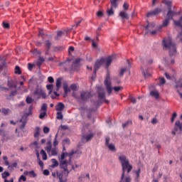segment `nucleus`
<instances>
[{"mask_svg":"<svg viewBox=\"0 0 182 182\" xmlns=\"http://www.w3.org/2000/svg\"><path fill=\"white\" fill-rule=\"evenodd\" d=\"M104 85L107 89V92L110 96L112 95V92L114 90L115 92H120V90H122L123 87H112V79L110 78V72L109 70L107 72L106 77L104 81Z\"/></svg>","mask_w":182,"mask_h":182,"instance_id":"f257e3e1","label":"nucleus"},{"mask_svg":"<svg viewBox=\"0 0 182 182\" xmlns=\"http://www.w3.org/2000/svg\"><path fill=\"white\" fill-rule=\"evenodd\" d=\"M162 45L165 49L169 50V55L171 58H173V56H176V55H177V47L176 46V44L173 43L171 38H169L164 39Z\"/></svg>","mask_w":182,"mask_h":182,"instance_id":"f03ea898","label":"nucleus"},{"mask_svg":"<svg viewBox=\"0 0 182 182\" xmlns=\"http://www.w3.org/2000/svg\"><path fill=\"white\" fill-rule=\"evenodd\" d=\"M65 156H66V154L63 153L61 154L60 159V168H63L64 170V174L65 176H69V173H70V171L68 169V161L65 160ZM65 160V161H64Z\"/></svg>","mask_w":182,"mask_h":182,"instance_id":"7ed1b4c3","label":"nucleus"},{"mask_svg":"<svg viewBox=\"0 0 182 182\" xmlns=\"http://www.w3.org/2000/svg\"><path fill=\"white\" fill-rule=\"evenodd\" d=\"M71 61L72 60H68L64 63H61L60 65L64 66L66 70L70 69L71 70H77V69H79V64H76V63L74 62L71 63Z\"/></svg>","mask_w":182,"mask_h":182,"instance_id":"20e7f679","label":"nucleus"},{"mask_svg":"<svg viewBox=\"0 0 182 182\" xmlns=\"http://www.w3.org/2000/svg\"><path fill=\"white\" fill-rule=\"evenodd\" d=\"M34 96H39L38 99H41L42 97L43 99H46V92L43 91L42 89V87H39V85H37V87L36 88V90L33 92Z\"/></svg>","mask_w":182,"mask_h":182,"instance_id":"39448f33","label":"nucleus"},{"mask_svg":"<svg viewBox=\"0 0 182 182\" xmlns=\"http://www.w3.org/2000/svg\"><path fill=\"white\" fill-rule=\"evenodd\" d=\"M111 2V8L108 10H107V14L108 16H112L114 15V10L113 9H116L117 8V0H110Z\"/></svg>","mask_w":182,"mask_h":182,"instance_id":"423d86ee","label":"nucleus"},{"mask_svg":"<svg viewBox=\"0 0 182 182\" xmlns=\"http://www.w3.org/2000/svg\"><path fill=\"white\" fill-rule=\"evenodd\" d=\"M105 64V58H101L100 60H97L95 65H94V74L95 76H96V73L97 72V70H99V69H100V67Z\"/></svg>","mask_w":182,"mask_h":182,"instance_id":"0eeeda50","label":"nucleus"},{"mask_svg":"<svg viewBox=\"0 0 182 182\" xmlns=\"http://www.w3.org/2000/svg\"><path fill=\"white\" fill-rule=\"evenodd\" d=\"M92 95L90 92L82 91L80 92V99L82 102H87Z\"/></svg>","mask_w":182,"mask_h":182,"instance_id":"6e6552de","label":"nucleus"},{"mask_svg":"<svg viewBox=\"0 0 182 182\" xmlns=\"http://www.w3.org/2000/svg\"><path fill=\"white\" fill-rule=\"evenodd\" d=\"M141 69L142 75L144 76L145 79L151 77V73H150V69H149V67L146 66L145 65H141Z\"/></svg>","mask_w":182,"mask_h":182,"instance_id":"1a4fd4ad","label":"nucleus"},{"mask_svg":"<svg viewBox=\"0 0 182 182\" xmlns=\"http://www.w3.org/2000/svg\"><path fill=\"white\" fill-rule=\"evenodd\" d=\"M159 14H161V9L156 8L153 11H151L146 14L147 18H150L151 16H157Z\"/></svg>","mask_w":182,"mask_h":182,"instance_id":"9d476101","label":"nucleus"},{"mask_svg":"<svg viewBox=\"0 0 182 182\" xmlns=\"http://www.w3.org/2000/svg\"><path fill=\"white\" fill-rule=\"evenodd\" d=\"M113 58H114V56L110 55L107 58H104V63L105 64L106 69H109V66L112 65V62H113Z\"/></svg>","mask_w":182,"mask_h":182,"instance_id":"9b49d317","label":"nucleus"},{"mask_svg":"<svg viewBox=\"0 0 182 182\" xmlns=\"http://www.w3.org/2000/svg\"><path fill=\"white\" fill-rule=\"evenodd\" d=\"M28 116H29V114H26L20 119V122L22 123L20 127L21 130H23V129H25V127L26 126V119Z\"/></svg>","mask_w":182,"mask_h":182,"instance_id":"f8f14e48","label":"nucleus"},{"mask_svg":"<svg viewBox=\"0 0 182 182\" xmlns=\"http://www.w3.org/2000/svg\"><path fill=\"white\" fill-rule=\"evenodd\" d=\"M97 41H99V35L96 36L95 40H92V47L95 49V50H97L98 52L100 51V48L97 46Z\"/></svg>","mask_w":182,"mask_h":182,"instance_id":"ddd939ff","label":"nucleus"},{"mask_svg":"<svg viewBox=\"0 0 182 182\" xmlns=\"http://www.w3.org/2000/svg\"><path fill=\"white\" fill-rule=\"evenodd\" d=\"M92 140V133L90 132V134L87 135H83L81 138V141L82 143H87V141H90Z\"/></svg>","mask_w":182,"mask_h":182,"instance_id":"4468645a","label":"nucleus"},{"mask_svg":"<svg viewBox=\"0 0 182 182\" xmlns=\"http://www.w3.org/2000/svg\"><path fill=\"white\" fill-rule=\"evenodd\" d=\"M174 15H176V12L171 11V9H168V13L166 14V19H169V21L173 20Z\"/></svg>","mask_w":182,"mask_h":182,"instance_id":"2eb2a0df","label":"nucleus"},{"mask_svg":"<svg viewBox=\"0 0 182 182\" xmlns=\"http://www.w3.org/2000/svg\"><path fill=\"white\" fill-rule=\"evenodd\" d=\"M0 112L4 114V116H8V114H11L12 111L9 108H1Z\"/></svg>","mask_w":182,"mask_h":182,"instance_id":"dca6fc26","label":"nucleus"},{"mask_svg":"<svg viewBox=\"0 0 182 182\" xmlns=\"http://www.w3.org/2000/svg\"><path fill=\"white\" fill-rule=\"evenodd\" d=\"M63 109H65V104H63V102H59L56 105L57 112H62V110H63Z\"/></svg>","mask_w":182,"mask_h":182,"instance_id":"f3484780","label":"nucleus"},{"mask_svg":"<svg viewBox=\"0 0 182 182\" xmlns=\"http://www.w3.org/2000/svg\"><path fill=\"white\" fill-rule=\"evenodd\" d=\"M64 34L65 33L62 31H57V35L54 37L55 41H59V39H60Z\"/></svg>","mask_w":182,"mask_h":182,"instance_id":"a211bd4d","label":"nucleus"},{"mask_svg":"<svg viewBox=\"0 0 182 182\" xmlns=\"http://www.w3.org/2000/svg\"><path fill=\"white\" fill-rule=\"evenodd\" d=\"M61 86H62V78L59 77L56 80V92H58Z\"/></svg>","mask_w":182,"mask_h":182,"instance_id":"6ab92c4d","label":"nucleus"},{"mask_svg":"<svg viewBox=\"0 0 182 182\" xmlns=\"http://www.w3.org/2000/svg\"><path fill=\"white\" fill-rule=\"evenodd\" d=\"M45 150H46L48 153H50L52 150V142H50V141L47 142V146L45 147Z\"/></svg>","mask_w":182,"mask_h":182,"instance_id":"aec40b11","label":"nucleus"},{"mask_svg":"<svg viewBox=\"0 0 182 182\" xmlns=\"http://www.w3.org/2000/svg\"><path fill=\"white\" fill-rule=\"evenodd\" d=\"M98 97L100 100H103V99L106 98L105 90H102L101 92H98Z\"/></svg>","mask_w":182,"mask_h":182,"instance_id":"412c9836","label":"nucleus"},{"mask_svg":"<svg viewBox=\"0 0 182 182\" xmlns=\"http://www.w3.org/2000/svg\"><path fill=\"white\" fill-rule=\"evenodd\" d=\"M168 23H170V20L168 18H165L162 21V25L161 26V28H166V26H168Z\"/></svg>","mask_w":182,"mask_h":182,"instance_id":"4be33fe9","label":"nucleus"},{"mask_svg":"<svg viewBox=\"0 0 182 182\" xmlns=\"http://www.w3.org/2000/svg\"><path fill=\"white\" fill-rule=\"evenodd\" d=\"M39 134H41V127H36L35 132H34V137L36 139V137H39Z\"/></svg>","mask_w":182,"mask_h":182,"instance_id":"5701e85b","label":"nucleus"},{"mask_svg":"<svg viewBox=\"0 0 182 182\" xmlns=\"http://www.w3.org/2000/svg\"><path fill=\"white\" fill-rule=\"evenodd\" d=\"M119 16L122 19H128L129 18V15H127V13H126L125 11H121L119 13Z\"/></svg>","mask_w":182,"mask_h":182,"instance_id":"b1692460","label":"nucleus"},{"mask_svg":"<svg viewBox=\"0 0 182 182\" xmlns=\"http://www.w3.org/2000/svg\"><path fill=\"white\" fill-rule=\"evenodd\" d=\"M7 85L10 89H12L14 87V89H16V84L14 83L13 80L8 81Z\"/></svg>","mask_w":182,"mask_h":182,"instance_id":"393cba45","label":"nucleus"},{"mask_svg":"<svg viewBox=\"0 0 182 182\" xmlns=\"http://www.w3.org/2000/svg\"><path fill=\"white\" fill-rule=\"evenodd\" d=\"M162 4H164L168 7V9H171V1L168 0H163Z\"/></svg>","mask_w":182,"mask_h":182,"instance_id":"a878e982","label":"nucleus"},{"mask_svg":"<svg viewBox=\"0 0 182 182\" xmlns=\"http://www.w3.org/2000/svg\"><path fill=\"white\" fill-rule=\"evenodd\" d=\"M51 161H52L51 167L53 168H55V167H58V166H59V162L56 159H51Z\"/></svg>","mask_w":182,"mask_h":182,"instance_id":"bb28decb","label":"nucleus"},{"mask_svg":"<svg viewBox=\"0 0 182 182\" xmlns=\"http://www.w3.org/2000/svg\"><path fill=\"white\" fill-rule=\"evenodd\" d=\"M40 154H41L43 160H48V155L46 154V151H45V150L41 149Z\"/></svg>","mask_w":182,"mask_h":182,"instance_id":"cd10ccee","label":"nucleus"},{"mask_svg":"<svg viewBox=\"0 0 182 182\" xmlns=\"http://www.w3.org/2000/svg\"><path fill=\"white\" fill-rule=\"evenodd\" d=\"M1 64H0V73L1 72H2V70H4V68H6L7 65H6V61L5 60H2Z\"/></svg>","mask_w":182,"mask_h":182,"instance_id":"c85d7f7f","label":"nucleus"},{"mask_svg":"<svg viewBox=\"0 0 182 182\" xmlns=\"http://www.w3.org/2000/svg\"><path fill=\"white\" fill-rule=\"evenodd\" d=\"M46 48H47L48 50H50V47L52 46V42L50 41L47 40L45 41Z\"/></svg>","mask_w":182,"mask_h":182,"instance_id":"c756f323","label":"nucleus"},{"mask_svg":"<svg viewBox=\"0 0 182 182\" xmlns=\"http://www.w3.org/2000/svg\"><path fill=\"white\" fill-rule=\"evenodd\" d=\"M176 83V88L181 87L182 88V77L180 78L178 81L175 82Z\"/></svg>","mask_w":182,"mask_h":182,"instance_id":"7c9ffc66","label":"nucleus"},{"mask_svg":"<svg viewBox=\"0 0 182 182\" xmlns=\"http://www.w3.org/2000/svg\"><path fill=\"white\" fill-rule=\"evenodd\" d=\"M45 62V58L43 57L39 56L38 60L37 61V66H41L42 63Z\"/></svg>","mask_w":182,"mask_h":182,"instance_id":"2f4dec72","label":"nucleus"},{"mask_svg":"<svg viewBox=\"0 0 182 182\" xmlns=\"http://www.w3.org/2000/svg\"><path fill=\"white\" fill-rule=\"evenodd\" d=\"M150 95H151V96H153L154 97H155V99H159V92L151 91L150 92Z\"/></svg>","mask_w":182,"mask_h":182,"instance_id":"473e14b6","label":"nucleus"},{"mask_svg":"<svg viewBox=\"0 0 182 182\" xmlns=\"http://www.w3.org/2000/svg\"><path fill=\"white\" fill-rule=\"evenodd\" d=\"M17 166H18V163L14 162L11 165H9L8 168H9L11 171H14V168H16V167H17Z\"/></svg>","mask_w":182,"mask_h":182,"instance_id":"72a5a7b5","label":"nucleus"},{"mask_svg":"<svg viewBox=\"0 0 182 182\" xmlns=\"http://www.w3.org/2000/svg\"><path fill=\"white\" fill-rule=\"evenodd\" d=\"M133 122L131 120L127 121V122L122 124L123 129H126V127H129V126H132Z\"/></svg>","mask_w":182,"mask_h":182,"instance_id":"f704fd0d","label":"nucleus"},{"mask_svg":"<svg viewBox=\"0 0 182 182\" xmlns=\"http://www.w3.org/2000/svg\"><path fill=\"white\" fill-rule=\"evenodd\" d=\"M63 174H64V176H65V177H68L66 176V174H65V169H63V171L60 173H58V172H57V177L59 178V180L63 178Z\"/></svg>","mask_w":182,"mask_h":182,"instance_id":"c9c22d12","label":"nucleus"},{"mask_svg":"<svg viewBox=\"0 0 182 182\" xmlns=\"http://www.w3.org/2000/svg\"><path fill=\"white\" fill-rule=\"evenodd\" d=\"M164 85H166V79L164 77H159V86H163Z\"/></svg>","mask_w":182,"mask_h":182,"instance_id":"e433bc0d","label":"nucleus"},{"mask_svg":"<svg viewBox=\"0 0 182 182\" xmlns=\"http://www.w3.org/2000/svg\"><path fill=\"white\" fill-rule=\"evenodd\" d=\"M100 105H102V100H99L96 102H94L93 106L95 107V109L94 110L99 109V107L100 106Z\"/></svg>","mask_w":182,"mask_h":182,"instance_id":"4c0bfd02","label":"nucleus"},{"mask_svg":"<svg viewBox=\"0 0 182 182\" xmlns=\"http://www.w3.org/2000/svg\"><path fill=\"white\" fill-rule=\"evenodd\" d=\"M9 176H11V174L9 173V172L8 171H4L2 174H1V177L2 178H4V180H6L7 177H9Z\"/></svg>","mask_w":182,"mask_h":182,"instance_id":"58836bf2","label":"nucleus"},{"mask_svg":"<svg viewBox=\"0 0 182 182\" xmlns=\"http://www.w3.org/2000/svg\"><path fill=\"white\" fill-rule=\"evenodd\" d=\"M141 172V171L140 170V168H139L137 171H136V182H139V179L140 178V173Z\"/></svg>","mask_w":182,"mask_h":182,"instance_id":"ea45409f","label":"nucleus"},{"mask_svg":"<svg viewBox=\"0 0 182 182\" xmlns=\"http://www.w3.org/2000/svg\"><path fill=\"white\" fill-rule=\"evenodd\" d=\"M16 75H21L22 72H21V68L19 66L16 65L15 68V72Z\"/></svg>","mask_w":182,"mask_h":182,"instance_id":"a19ab883","label":"nucleus"},{"mask_svg":"<svg viewBox=\"0 0 182 182\" xmlns=\"http://www.w3.org/2000/svg\"><path fill=\"white\" fill-rule=\"evenodd\" d=\"M56 119H58V120H62L63 119V114H62V112H57Z\"/></svg>","mask_w":182,"mask_h":182,"instance_id":"79ce46f5","label":"nucleus"},{"mask_svg":"<svg viewBox=\"0 0 182 182\" xmlns=\"http://www.w3.org/2000/svg\"><path fill=\"white\" fill-rule=\"evenodd\" d=\"M107 147H108L109 150H111V151H116V147L112 144H109Z\"/></svg>","mask_w":182,"mask_h":182,"instance_id":"37998d69","label":"nucleus"},{"mask_svg":"<svg viewBox=\"0 0 182 182\" xmlns=\"http://www.w3.org/2000/svg\"><path fill=\"white\" fill-rule=\"evenodd\" d=\"M87 112V117H88V119H91L92 117V109H88L86 110Z\"/></svg>","mask_w":182,"mask_h":182,"instance_id":"c03bdc74","label":"nucleus"},{"mask_svg":"<svg viewBox=\"0 0 182 182\" xmlns=\"http://www.w3.org/2000/svg\"><path fill=\"white\" fill-rule=\"evenodd\" d=\"M26 102L28 105H31L33 102V100L31 97H27L26 99Z\"/></svg>","mask_w":182,"mask_h":182,"instance_id":"a18cd8bd","label":"nucleus"},{"mask_svg":"<svg viewBox=\"0 0 182 182\" xmlns=\"http://www.w3.org/2000/svg\"><path fill=\"white\" fill-rule=\"evenodd\" d=\"M177 117V112H173L172 114V117L171 119V123L174 122V120H176V118Z\"/></svg>","mask_w":182,"mask_h":182,"instance_id":"49530a36","label":"nucleus"},{"mask_svg":"<svg viewBox=\"0 0 182 182\" xmlns=\"http://www.w3.org/2000/svg\"><path fill=\"white\" fill-rule=\"evenodd\" d=\"M73 154H76V152L75 151H71L70 153H65L66 156H69L70 161V159L72 158Z\"/></svg>","mask_w":182,"mask_h":182,"instance_id":"de8ad7c7","label":"nucleus"},{"mask_svg":"<svg viewBox=\"0 0 182 182\" xmlns=\"http://www.w3.org/2000/svg\"><path fill=\"white\" fill-rule=\"evenodd\" d=\"M50 153L52 156H58V151L56 150V149H52L50 150Z\"/></svg>","mask_w":182,"mask_h":182,"instance_id":"09e8293b","label":"nucleus"},{"mask_svg":"<svg viewBox=\"0 0 182 182\" xmlns=\"http://www.w3.org/2000/svg\"><path fill=\"white\" fill-rule=\"evenodd\" d=\"M2 26H3V28H4L5 29H9V23H6V22H5V21H4V22L2 23Z\"/></svg>","mask_w":182,"mask_h":182,"instance_id":"8fccbe9b","label":"nucleus"},{"mask_svg":"<svg viewBox=\"0 0 182 182\" xmlns=\"http://www.w3.org/2000/svg\"><path fill=\"white\" fill-rule=\"evenodd\" d=\"M43 131L45 134H48V133H49V132L50 131V129H49V127H44Z\"/></svg>","mask_w":182,"mask_h":182,"instance_id":"3c124183","label":"nucleus"},{"mask_svg":"<svg viewBox=\"0 0 182 182\" xmlns=\"http://www.w3.org/2000/svg\"><path fill=\"white\" fill-rule=\"evenodd\" d=\"M124 72H127V68H122L120 72H119V75L121 76H123L124 75Z\"/></svg>","mask_w":182,"mask_h":182,"instance_id":"603ef678","label":"nucleus"},{"mask_svg":"<svg viewBox=\"0 0 182 182\" xmlns=\"http://www.w3.org/2000/svg\"><path fill=\"white\" fill-rule=\"evenodd\" d=\"M70 87L71 90H77V86L76 85V84H72Z\"/></svg>","mask_w":182,"mask_h":182,"instance_id":"864d4df0","label":"nucleus"},{"mask_svg":"<svg viewBox=\"0 0 182 182\" xmlns=\"http://www.w3.org/2000/svg\"><path fill=\"white\" fill-rule=\"evenodd\" d=\"M58 134H55V139H54V141H53V146H58Z\"/></svg>","mask_w":182,"mask_h":182,"instance_id":"5fc2aeb1","label":"nucleus"},{"mask_svg":"<svg viewBox=\"0 0 182 182\" xmlns=\"http://www.w3.org/2000/svg\"><path fill=\"white\" fill-rule=\"evenodd\" d=\"M84 129L86 132V130H88L90 132V124H87L84 126Z\"/></svg>","mask_w":182,"mask_h":182,"instance_id":"6e6d98bb","label":"nucleus"},{"mask_svg":"<svg viewBox=\"0 0 182 182\" xmlns=\"http://www.w3.org/2000/svg\"><path fill=\"white\" fill-rule=\"evenodd\" d=\"M129 99L134 105L136 102V98L134 97L129 96Z\"/></svg>","mask_w":182,"mask_h":182,"instance_id":"4d7b16f0","label":"nucleus"},{"mask_svg":"<svg viewBox=\"0 0 182 182\" xmlns=\"http://www.w3.org/2000/svg\"><path fill=\"white\" fill-rule=\"evenodd\" d=\"M41 110H43L44 112H46V110H48V105L43 104V105L41 107Z\"/></svg>","mask_w":182,"mask_h":182,"instance_id":"13d9d810","label":"nucleus"},{"mask_svg":"<svg viewBox=\"0 0 182 182\" xmlns=\"http://www.w3.org/2000/svg\"><path fill=\"white\" fill-rule=\"evenodd\" d=\"M28 175L31 176V177H36V173H35V171H29V173Z\"/></svg>","mask_w":182,"mask_h":182,"instance_id":"bf43d9fd","label":"nucleus"},{"mask_svg":"<svg viewBox=\"0 0 182 182\" xmlns=\"http://www.w3.org/2000/svg\"><path fill=\"white\" fill-rule=\"evenodd\" d=\"M164 75L166 77V79H168V80H171V77H174V75L171 76L168 73H165Z\"/></svg>","mask_w":182,"mask_h":182,"instance_id":"052dcab7","label":"nucleus"},{"mask_svg":"<svg viewBox=\"0 0 182 182\" xmlns=\"http://www.w3.org/2000/svg\"><path fill=\"white\" fill-rule=\"evenodd\" d=\"M46 116V112H41L39 115V119H44Z\"/></svg>","mask_w":182,"mask_h":182,"instance_id":"680f3d73","label":"nucleus"},{"mask_svg":"<svg viewBox=\"0 0 182 182\" xmlns=\"http://www.w3.org/2000/svg\"><path fill=\"white\" fill-rule=\"evenodd\" d=\"M109 142H110V138L109 137H106L105 138V146H108L109 144H109Z\"/></svg>","mask_w":182,"mask_h":182,"instance_id":"e2e57ef3","label":"nucleus"},{"mask_svg":"<svg viewBox=\"0 0 182 182\" xmlns=\"http://www.w3.org/2000/svg\"><path fill=\"white\" fill-rule=\"evenodd\" d=\"M48 80L49 83H53V82H55V79H53V77H48Z\"/></svg>","mask_w":182,"mask_h":182,"instance_id":"0e129e2a","label":"nucleus"},{"mask_svg":"<svg viewBox=\"0 0 182 182\" xmlns=\"http://www.w3.org/2000/svg\"><path fill=\"white\" fill-rule=\"evenodd\" d=\"M38 165L41 167V168H43V161H42V160L38 159Z\"/></svg>","mask_w":182,"mask_h":182,"instance_id":"69168bd1","label":"nucleus"},{"mask_svg":"<svg viewBox=\"0 0 182 182\" xmlns=\"http://www.w3.org/2000/svg\"><path fill=\"white\" fill-rule=\"evenodd\" d=\"M123 8L125 11H127L129 9V4H127V3H124L123 5Z\"/></svg>","mask_w":182,"mask_h":182,"instance_id":"338daca9","label":"nucleus"},{"mask_svg":"<svg viewBox=\"0 0 182 182\" xmlns=\"http://www.w3.org/2000/svg\"><path fill=\"white\" fill-rule=\"evenodd\" d=\"M43 173L44 176H49V174H50L49 170H48V169H45Z\"/></svg>","mask_w":182,"mask_h":182,"instance_id":"774afa93","label":"nucleus"}]
</instances>
